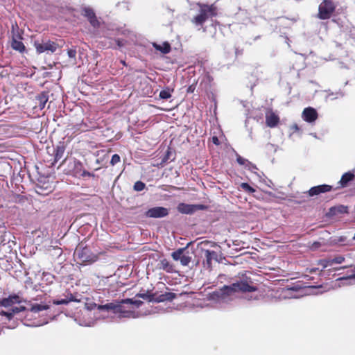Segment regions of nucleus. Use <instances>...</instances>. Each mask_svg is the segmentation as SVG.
Masks as SVG:
<instances>
[{
	"label": "nucleus",
	"mask_w": 355,
	"mask_h": 355,
	"mask_svg": "<svg viewBox=\"0 0 355 355\" xmlns=\"http://www.w3.org/2000/svg\"><path fill=\"white\" fill-rule=\"evenodd\" d=\"M211 141L216 145H218L219 144V140H218V137L216 136L212 137H211Z\"/></svg>",
	"instance_id": "nucleus-41"
},
{
	"label": "nucleus",
	"mask_w": 355,
	"mask_h": 355,
	"mask_svg": "<svg viewBox=\"0 0 355 355\" xmlns=\"http://www.w3.org/2000/svg\"><path fill=\"white\" fill-rule=\"evenodd\" d=\"M49 308V307L48 305L35 304L32 305V306H31L30 310H31V312L38 313L40 311H44V310H46Z\"/></svg>",
	"instance_id": "nucleus-25"
},
{
	"label": "nucleus",
	"mask_w": 355,
	"mask_h": 355,
	"mask_svg": "<svg viewBox=\"0 0 355 355\" xmlns=\"http://www.w3.org/2000/svg\"><path fill=\"white\" fill-rule=\"evenodd\" d=\"M69 167L75 176H79L83 169V164L76 159L70 162Z\"/></svg>",
	"instance_id": "nucleus-15"
},
{
	"label": "nucleus",
	"mask_w": 355,
	"mask_h": 355,
	"mask_svg": "<svg viewBox=\"0 0 355 355\" xmlns=\"http://www.w3.org/2000/svg\"><path fill=\"white\" fill-rule=\"evenodd\" d=\"M293 128L295 129V130H298V127L297 125H293Z\"/></svg>",
	"instance_id": "nucleus-44"
},
{
	"label": "nucleus",
	"mask_w": 355,
	"mask_h": 355,
	"mask_svg": "<svg viewBox=\"0 0 355 355\" xmlns=\"http://www.w3.org/2000/svg\"><path fill=\"white\" fill-rule=\"evenodd\" d=\"M178 211L184 214H192L199 210H205L207 207L204 205H190L186 203H180L178 205Z\"/></svg>",
	"instance_id": "nucleus-6"
},
{
	"label": "nucleus",
	"mask_w": 355,
	"mask_h": 355,
	"mask_svg": "<svg viewBox=\"0 0 355 355\" xmlns=\"http://www.w3.org/2000/svg\"><path fill=\"white\" fill-rule=\"evenodd\" d=\"M34 46L36 49L37 53L40 54L44 52L54 53L56 51L58 45L55 42L50 40L43 42L42 43H40L38 41H35Z\"/></svg>",
	"instance_id": "nucleus-5"
},
{
	"label": "nucleus",
	"mask_w": 355,
	"mask_h": 355,
	"mask_svg": "<svg viewBox=\"0 0 355 355\" xmlns=\"http://www.w3.org/2000/svg\"><path fill=\"white\" fill-rule=\"evenodd\" d=\"M83 15L88 19L92 26L96 28L99 26V21H98L96 15L92 8L85 7L83 9Z\"/></svg>",
	"instance_id": "nucleus-11"
},
{
	"label": "nucleus",
	"mask_w": 355,
	"mask_h": 355,
	"mask_svg": "<svg viewBox=\"0 0 355 355\" xmlns=\"http://www.w3.org/2000/svg\"><path fill=\"white\" fill-rule=\"evenodd\" d=\"M168 155H169V152L168 151L167 152V154L165 155V157L163 158L162 161V163H165L168 159Z\"/></svg>",
	"instance_id": "nucleus-43"
},
{
	"label": "nucleus",
	"mask_w": 355,
	"mask_h": 355,
	"mask_svg": "<svg viewBox=\"0 0 355 355\" xmlns=\"http://www.w3.org/2000/svg\"><path fill=\"white\" fill-rule=\"evenodd\" d=\"M198 13L193 17L191 22L196 26H202L203 24L218 15V8L214 4L198 3Z\"/></svg>",
	"instance_id": "nucleus-3"
},
{
	"label": "nucleus",
	"mask_w": 355,
	"mask_h": 355,
	"mask_svg": "<svg viewBox=\"0 0 355 355\" xmlns=\"http://www.w3.org/2000/svg\"><path fill=\"white\" fill-rule=\"evenodd\" d=\"M11 33H12V37L15 35H20L19 29V27H18V25H17V22H15V23L12 24Z\"/></svg>",
	"instance_id": "nucleus-34"
},
{
	"label": "nucleus",
	"mask_w": 355,
	"mask_h": 355,
	"mask_svg": "<svg viewBox=\"0 0 355 355\" xmlns=\"http://www.w3.org/2000/svg\"><path fill=\"white\" fill-rule=\"evenodd\" d=\"M73 301H77V300L74 298L72 294H70L69 297H67L66 298L54 300L53 304L56 305L67 304L69 302Z\"/></svg>",
	"instance_id": "nucleus-23"
},
{
	"label": "nucleus",
	"mask_w": 355,
	"mask_h": 355,
	"mask_svg": "<svg viewBox=\"0 0 355 355\" xmlns=\"http://www.w3.org/2000/svg\"><path fill=\"white\" fill-rule=\"evenodd\" d=\"M22 299L18 294H13L0 300V306L4 307H9L15 304H20Z\"/></svg>",
	"instance_id": "nucleus-8"
},
{
	"label": "nucleus",
	"mask_w": 355,
	"mask_h": 355,
	"mask_svg": "<svg viewBox=\"0 0 355 355\" xmlns=\"http://www.w3.org/2000/svg\"><path fill=\"white\" fill-rule=\"evenodd\" d=\"M354 178V174L351 172H347L344 173L340 180L339 181L338 184H340V187H346L348 185V183L353 180Z\"/></svg>",
	"instance_id": "nucleus-17"
},
{
	"label": "nucleus",
	"mask_w": 355,
	"mask_h": 355,
	"mask_svg": "<svg viewBox=\"0 0 355 355\" xmlns=\"http://www.w3.org/2000/svg\"><path fill=\"white\" fill-rule=\"evenodd\" d=\"M257 290V288L253 284L251 278L245 275L234 279L231 284L223 286L220 290L212 293L211 297L220 303H227L239 297L240 295H245V298L248 300H257V297L252 295L250 296L249 293Z\"/></svg>",
	"instance_id": "nucleus-1"
},
{
	"label": "nucleus",
	"mask_w": 355,
	"mask_h": 355,
	"mask_svg": "<svg viewBox=\"0 0 355 355\" xmlns=\"http://www.w3.org/2000/svg\"><path fill=\"white\" fill-rule=\"evenodd\" d=\"M171 96V91L168 89L162 90L159 93V97L162 99H168Z\"/></svg>",
	"instance_id": "nucleus-31"
},
{
	"label": "nucleus",
	"mask_w": 355,
	"mask_h": 355,
	"mask_svg": "<svg viewBox=\"0 0 355 355\" xmlns=\"http://www.w3.org/2000/svg\"><path fill=\"white\" fill-rule=\"evenodd\" d=\"M159 268L167 272H173L174 270L173 265L166 259L160 261Z\"/></svg>",
	"instance_id": "nucleus-20"
},
{
	"label": "nucleus",
	"mask_w": 355,
	"mask_h": 355,
	"mask_svg": "<svg viewBox=\"0 0 355 355\" xmlns=\"http://www.w3.org/2000/svg\"><path fill=\"white\" fill-rule=\"evenodd\" d=\"M67 54L70 58H75L76 56V50L74 49H69L67 51Z\"/></svg>",
	"instance_id": "nucleus-39"
},
{
	"label": "nucleus",
	"mask_w": 355,
	"mask_h": 355,
	"mask_svg": "<svg viewBox=\"0 0 355 355\" xmlns=\"http://www.w3.org/2000/svg\"><path fill=\"white\" fill-rule=\"evenodd\" d=\"M26 310L25 306H21L19 307H14L12 308L10 311L12 314V316L13 317L16 313H18L19 312L24 311Z\"/></svg>",
	"instance_id": "nucleus-35"
},
{
	"label": "nucleus",
	"mask_w": 355,
	"mask_h": 355,
	"mask_svg": "<svg viewBox=\"0 0 355 355\" xmlns=\"http://www.w3.org/2000/svg\"><path fill=\"white\" fill-rule=\"evenodd\" d=\"M332 189V187L327 184H322L315 187H311L309 191V195L310 196H314L319 195L320 193H326L330 191Z\"/></svg>",
	"instance_id": "nucleus-13"
},
{
	"label": "nucleus",
	"mask_w": 355,
	"mask_h": 355,
	"mask_svg": "<svg viewBox=\"0 0 355 355\" xmlns=\"http://www.w3.org/2000/svg\"><path fill=\"white\" fill-rule=\"evenodd\" d=\"M319 264L322 266L323 268H327L329 266H332L333 264L331 261V259H322L319 261Z\"/></svg>",
	"instance_id": "nucleus-33"
},
{
	"label": "nucleus",
	"mask_w": 355,
	"mask_h": 355,
	"mask_svg": "<svg viewBox=\"0 0 355 355\" xmlns=\"http://www.w3.org/2000/svg\"><path fill=\"white\" fill-rule=\"evenodd\" d=\"M348 213V207L345 205H338L331 207L328 212L327 213L326 216L328 218H332L334 216H338V214H347Z\"/></svg>",
	"instance_id": "nucleus-12"
},
{
	"label": "nucleus",
	"mask_w": 355,
	"mask_h": 355,
	"mask_svg": "<svg viewBox=\"0 0 355 355\" xmlns=\"http://www.w3.org/2000/svg\"><path fill=\"white\" fill-rule=\"evenodd\" d=\"M336 9V5L331 0H323L318 7V17L320 19H329Z\"/></svg>",
	"instance_id": "nucleus-4"
},
{
	"label": "nucleus",
	"mask_w": 355,
	"mask_h": 355,
	"mask_svg": "<svg viewBox=\"0 0 355 355\" xmlns=\"http://www.w3.org/2000/svg\"><path fill=\"white\" fill-rule=\"evenodd\" d=\"M142 304L143 302L139 300L125 299L121 302L107 303L104 305L95 304V306L97 308V314L103 313L101 315L103 318L109 317L110 313L114 314L119 318H138L139 315L135 313L132 306L139 307Z\"/></svg>",
	"instance_id": "nucleus-2"
},
{
	"label": "nucleus",
	"mask_w": 355,
	"mask_h": 355,
	"mask_svg": "<svg viewBox=\"0 0 355 355\" xmlns=\"http://www.w3.org/2000/svg\"><path fill=\"white\" fill-rule=\"evenodd\" d=\"M344 261H345V258L342 256H338L333 259H331V261L333 265L334 263H336V264L342 263Z\"/></svg>",
	"instance_id": "nucleus-36"
},
{
	"label": "nucleus",
	"mask_w": 355,
	"mask_h": 355,
	"mask_svg": "<svg viewBox=\"0 0 355 355\" xmlns=\"http://www.w3.org/2000/svg\"><path fill=\"white\" fill-rule=\"evenodd\" d=\"M64 153V147L63 146H58L55 149L54 162H57L59 161L63 157Z\"/></svg>",
	"instance_id": "nucleus-22"
},
{
	"label": "nucleus",
	"mask_w": 355,
	"mask_h": 355,
	"mask_svg": "<svg viewBox=\"0 0 355 355\" xmlns=\"http://www.w3.org/2000/svg\"><path fill=\"white\" fill-rule=\"evenodd\" d=\"M39 106L41 110L44 108L46 102L48 101V96L45 94H42L38 96Z\"/></svg>",
	"instance_id": "nucleus-27"
},
{
	"label": "nucleus",
	"mask_w": 355,
	"mask_h": 355,
	"mask_svg": "<svg viewBox=\"0 0 355 355\" xmlns=\"http://www.w3.org/2000/svg\"><path fill=\"white\" fill-rule=\"evenodd\" d=\"M340 280L349 282L348 284H355V268H354V272L352 275H350L346 277L340 278Z\"/></svg>",
	"instance_id": "nucleus-29"
},
{
	"label": "nucleus",
	"mask_w": 355,
	"mask_h": 355,
	"mask_svg": "<svg viewBox=\"0 0 355 355\" xmlns=\"http://www.w3.org/2000/svg\"><path fill=\"white\" fill-rule=\"evenodd\" d=\"M205 260L203 261V264L205 267L207 268H211V261L212 260H217L218 254L215 251L206 250L205 251Z\"/></svg>",
	"instance_id": "nucleus-14"
},
{
	"label": "nucleus",
	"mask_w": 355,
	"mask_h": 355,
	"mask_svg": "<svg viewBox=\"0 0 355 355\" xmlns=\"http://www.w3.org/2000/svg\"><path fill=\"white\" fill-rule=\"evenodd\" d=\"M343 96H344V93H343V92H337V93L336 94V96H335V97H334V98H332V99H334V98H339V97H343Z\"/></svg>",
	"instance_id": "nucleus-42"
},
{
	"label": "nucleus",
	"mask_w": 355,
	"mask_h": 355,
	"mask_svg": "<svg viewBox=\"0 0 355 355\" xmlns=\"http://www.w3.org/2000/svg\"><path fill=\"white\" fill-rule=\"evenodd\" d=\"M21 35H15L11 40V47L12 49L22 53L26 51V47L21 42Z\"/></svg>",
	"instance_id": "nucleus-10"
},
{
	"label": "nucleus",
	"mask_w": 355,
	"mask_h": 355,
	"mask_svg": "<svg viewBox=\"0 0 355 355\" xmlns=\"http://www.w3.org/2000/svg\"><path fill=\"white\" fill-rule=\"evenodd\" d=\"M119 162H120V156L119 155H117V154L113 155L112 157L111 161H110V164L112 166H114L115 164H116Z\"/></svg>",
	"instance_id": "nucleus-37"
},
{
	"label": "nucleus",
	"mask_w": 355,
	"mask_h": 355,
	"mask_svg": "<svg viewBox=\"0 0 355 355\" xmlns=\"http://www.w3.org/2000/svg\"><path fill=\"white\" fill-rule=\"evenodd\" d=\"M79 176L85 178V177H94L95 175H94V174H93L90 172H88L83 168V171L81 172V173Z\"/></svg>",
	"instance_id": "nucleus-38"
},
{
	"label": "nucleus",
	"mask_w": 355,
	"mask_h": 355,
	"mask_svg": "<svg viewBox=\"0 0 355 355\" xmlns=\"http://www.w3.org/2000/svg\"><path fill=\"white\" fill-rule=\"evenodd\" d=\"M279 119L277 115L273 112L266 114V125L270 128L275 127L279 123Z\"/></svg>",
	"instance_id": "nucleus-16"
},
{
	"label": "nucleus",
	"mask_w": 355,
	"mask_h": 355,
	"mask_svg": "<svg viewBox=\"0 0 355 355\" xmlns=\"http://www.w3.org/2000/svg\"><path fill=\"white\" fill-rule=\"evenodd\" d=\"M302 117L305 121L313 123L318 118V112L315 109L309 107L303 110Z\"/></svg>",
	"instance_id": "nucleus-9"
},
{
	"label": "nucleus",
	"mask_w": 355,
	"mask_h": 355,
	"mask_svg": "<svg viewBox=\"0 0 355 355\" xmlns=\"http://www.w3.org/2000/svg\"><path fill=\"white\" fill-rule=\"evenodd\" d=\"M0 315L6 316L8 319H11L12 318V314L10 311H1L0 312Z\"/></svg>",
	"instance_id": "nucleus-40"
},
{
	"label": "nucleus",
	"mask_w": 355,
	"mask_h": 355,
	"mask_svg": "<svg viewBox=\"0 0 355 355\" xmlns=\"http://www.w3.org/2000/svg\"><path fill=\"white\" fill-rule=\"evenodd\" d=\"M153 46L157 51H159L164 54L168 53L171 49V45L167 42H164L162 44H158L157 43H153Z\"/></svg>",
	"instance_id": "nucleus-18"
},
{
	"label": "nucleus",
	"mask_w": 355,
	"mask_h": 355,
	"mask_svg": "<svg viewBox=\"0 0 355 355\" xmlns=\"http://www.w3.org/2000/svg\"><path fill=\"white\" fill-rule=\"evenodd\" d=\"M176 295L173 293H166L160 295L157 299V302L171 301L175 297Z\"/></svg>",
	"instance_id": "nucleus-21"
},
{
	"label": "nucleus",
	"mask_w": 355,
	"mask_h": 355,
	"mask_svg": "<svg viewBox=\"0 0 355 355\" xmlns=\"http://www.w3.org/2000/svg\"><path fill=\"white\" fill-rule=\"evenodd\" d=\"M89 252V250L87 248H84L83 250H76L75 251V256L78 258L81 261L86 262L89 260V256L87 253Z\"/></svg>",
	"instance_id": "nucleus-19"
},
{
	"label": "nucleus",
	"mask_w": 355,
	"mask_h": 355,
	"mask_svg": "<svg viewBox=\"0 0 355 355\" xmlns=\"http://www.w3.org/2000/svg\"><path fill=\"white\" fill-rule=\"evenodd\" d=\"M191 257L189 256V253L187 252V254H184V253L183 254V255L182 256L180 261L182 266H187L189 264V263L191 262Z\"/></svg>",
	"instance_id": "nucleus-28"
},
{
	"label": "nucleus",
	"mask_w": 355,
	"mask_h": 355,
	"mask_svg": "<svg viewBox=\"0 0 355 355\" xmlns=\"http://www.w3.org/2000/svg\"><path fill=\"white\" fill-rule=\"evenodd\" d=\"M236 161L240 165H248L249 168L252 171L253 169H257L255 166L252 165L248 159L241 157L240 155L237 156Z\"/></svg>",
	"instance_id": "nucleus-24"
},
{
	"label": "nucleus",
	"mask_w": 355,
	"mask_h": 355,
	"mask_svg": "<svg viewBox=\"0 0 355 355\" xmlns=\"http://www.w3.org/2000/svg\"><path fill=\"white\" fill-rule=\"evenodd\" d=\"M241 187L245 191L252 193L255 191V189L250 186L248 183L243 182L241 184Z\"/></svg>",
	"instance_id": "nucleus-32"
},
{
	"label": "nucleus",
	"mask_w": 355,
	"mask_h": 355,
	"mask_svg": "<svg viewBox=\"0 0 355 355\" xmlns=\"http://www.w3.org/2000/svg\"><path fill=\"white\" fill-rule=\"evenodd\" d=\"M146 184L141 181H137L134 184V190L141 191L145 189Z\"/></svg>",
	"instance_id": "nucleus-30"
},
{
	"label": "nucleus",
	"mask_w": 355,
	"mask_h": 355,
	"mask_svg": "<svg viewBox=\"0 0 355 355\" xmlns=\"http://www.w3.org/2000/svg\"><path fill=\"white\" fill-rule=\"evenodd\" d=\"M186 249H187V248H179L178 250L172 252L171 257L175 261L180 260V259H181L182 256L183 255Z\"/></svg>",
	"instance_id": "nucleus-26"
},
{
	"label": "nucleus",
	"mask_w": 355,
	"mask_h": 355,
	"mask_svg": "<svg viewBox=\"0 0 355 355\" xmlns=\"http://www.w3.org/2000/svg\"><path fill=\"white\" fill-rule=\"evenodd\" d=\"M169 211L167 208L163 207H155L149 209L145 213V216L148 218H164L168 215Z\"/></svg>",
	"instance_id": "nucleus-7"
}]
</instances>
